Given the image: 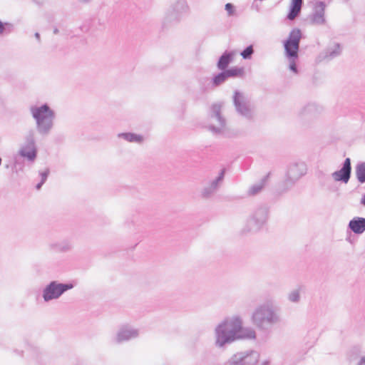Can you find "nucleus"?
<instances>
[{"label": "nucleus", "instance_id": "41", "mask_svg": "<svg viewBox=\"0 0 365 365\" xmlns=\"http://www.w3.org/2000/svg\"><path fill=\"white\" fill-rule=\"evenodd\" d=\"M269 361L266 360V361H264L261 365H269Z\"/></svg>", "mask_w": 365, "mask_h": 365}, {"label": "nucleus", "instance_id": "29", "mask_svg": "<svg viewBox=\"0 0 365 365\" xmlns=\"http://www.w3.org/2000/svg\"><path fill=\"white\" fill-rule=\"evenodd\" d=\"M288 300L293 303H298L300 301L301 295L299 289L291 291L287 296Z\"/></svg>", "mask_w": 365, "mask_h": 365}, {"label": "nucleus", "instance_id": "4", "mask_svg": "<svg viewBox=\"0 0 365 365\" xmlns=\"http://www.w3.org/2000/svg\"><path fill=\"white\" fill-rule=\"evenodd\" d=\"M302 31L299 29H293L288 38L284 41V54L289 61V68L294 73H298L296 61L299 58V50Z\"/></svg>", "mask_w": 365, "mask_h": 365}, {"label": "nucleus", "instance_id": "23", "mask_svg": "<svg viewBox=\"0 0 365 365\" xmlns=\"http://www.w3.org/2000/svg\"><path fill=\"white\" fill-rule=\"evenodd\" d=\"M225 71L228 78L242 77L245 73L244 68L237 67V66H234L230 68H227Z\"/></svg>", "mask_w": 365, "mask_h": 365}, {"label": "nucleus", "instance_id": "22", "mask_svg": "<svg viewBox=\"0 0 365 365\" xmlns=\"http://www.w3.org/2000/svg\"><path fill=\"white\" fill-rule=\"evenodd\" d=\"M227 79L228 77L225 71H222L221 72L218 73L217 74L215 75L212 77L211 80V83L212 87L215 88L224 83Z\"/></svg>", "mask_w": 365, "mask_h": 365}, {"label": "nucleus", "instance_id": "6", "mask_svg": "<svg viewBox=\"0 0 365 365\" xmlns=\"http://www.w3.org/2000/svg\"><path fill=\"white\" fill-rule=\"evenodd\" d=\"M268 217V207L264 205L257 207L248 218L242 232L244 233L259 232L267 222Z\"/></svg>", "mask_w": 365, "mask_h": 365}, {"label": "nucleus", "instance_id": "19", "mask_svg": "<svg viewBox=\"0 0 365 365\" xmlns=\"http://www.w3.org/2000/svg\"><path fill=\"white\" fill-rule=\"evenodd\" d=\"M303 4L304 0H291L287 19L290 21L296 19L301 13Z\"/></svg>", "mask_w": 365, "mask_h": 365}, {"label": "nucleus", "instance_id": "37", "mask_svg": "<svg viewBox=\"0 0 365 365\" xmlns=\"http://www.w3.org/2000/svg\"><path fill=\"white\" fill-rule=\"evenodd\" d=\"M358 365H365V356L360 359Z\"/></svg>", "mask_w": 365, "mask_h": 365}, {"label": "nucleus", "instance_id": "26", "mask_svg": "<svg viewBox=\"0 0 365 365\" xmlns=\"http://www.w3.org/2000/svg\"><path fill=\"white\" fill-rule=\"evenodd\" d=\"M225 174V169L223 168L221 170L218 176L215 179L212 180L209 185L217 191L218 188L220 187V184L223 181Z\"/></svg>", "mask_w": 365, "mask_h": 365}, {"label": "nucleus", "instance_id": "15", "mask_svg": "<svg viewBox=\"0 0 365 365\" xmlns=\"http://www.w3.org/2000/svg\"><path fill=\"white\" fill-rule=\"evenodd\" d=\"M139 335L138 329L129 327H121L117 332L116 336L113 339L116 344H121L130 339L137 338Z\"/></svg>", "mask_w": 365, "mask_h": 365}, {"label": "nucleus", "instance_id": "38", "mask_svg": "<svg viewBox=\"0 0 365 365\" xmlns=\"http://www.w3.org/2000/svg\"><path fill=\"white\" fill-rule=\"evenodd\" d=\"M78 1L82 4H89L92 1V0H78Z\"/></svg>", "mask_w": 365, "mask_h": 365}, {"label": "nucleus", "instance_id": "25", "mask_svg": "<svg viewBox=\"0 0 365 365\" xmlns=\"http://www.w3.org/2000/svg\"><path fill=\"white\" fill-rule=\"evenodd\" d=\"M356 176L360 183L365 182V162L360 163L356 165Z\"/></svg>", "mask_w": 365, "mask_h": 365}, {"label": "nucleus", "instance_id": "24", "mask_svg": "<svg viewBox=\"0 0 365 365\" xmlns=\"http://www.w3.org/2000/svg\"><path fill=\"white\" fill-rule=\"evenodd\" d=\"M53 247L55 250L61 252H66L71 250L73 245L71 242L64 240L53 245Z\"/></svg>", "mask_w": 365, "mask_h": 365}, {"label": "nucleus", "instance_id": "7", "mask_svg": "<svg viewBox=\"0 0 365 365\" xmlns=\"http://www.w3.org/2000/svg\"><path fill=\"white\" fill-rule=\"evenodd\" d=\"M222 103H217L211 106L209 117L215 123L209 125L208 129L215 135H227V121L222 115Z\"/></svg>", "mask_w": 365, "mask_h": 365}, {"label": "nucleus", "instance_id": "27", "mask_svg": "<svg viewBox=\"0 0 365 365\" xmlns=\"http://www.w3.org/2000/svg\"><path fill=\"white\" fill-rule=\"evenodd\" d=\"M14 30V25L8 22H2L0 20V35L9 34Z\"/></svg>", "mask_w": 365, "mask_h": 365}, {"label": "nucleus", "instance_id": "18", "mask_svg": "<svg viewBox=\"0 0 365 365\" xmlns=\"http://www.w3.org/2000/svg\"><path fill=\"white\" fill-rule=\"evenodd\" d=\"M235 55V51H225L219 58L217 67L220 71H225L229 65L232 62L234 56Z\"/></svg>", "mask_w": 365, "mask_h": 365}, {"label": "nucleus", "instance_id": "3", "mask_svg": "<svg viewBox=\"0 0 365 365\" xmlns=\"http://www.w3.org/2000/svg\"><path fill=\"white\" fill-rule=\"evenodd\" d=\"M30 113L36 121L38 133L41 135H48L54 125V110L48 104L44 103L40 106H31Z\"/></svg>", "mask_w": 365, "mask_h": 365}, {"label": "nucleus", "instance_id": "2", "mask_svg": "<svg viewBox=\"0 0 365 365\" xmlns=\"http://www.w3.org/2000/svg\"><path fill=\"white\" fill-rule=\"evenodd\" d=\"M251 322L259 331L269 332L282 322L280 308L273 300H267L253 310Z\"/></svg>", "mask_w": 365, "mask_h": 365}, {"label": "nucleus", "instance_id": "40", "mask_svg": "<svg viewBox=\"0 0 365 365\" xmlns=\"http://www.w3.org/2000/svg\"><path fill=\"white\" fill-rule=\"evenodd\" d=\"M361 204L365 206V194L361 197Z\"/></svg>", "mask_w": 365, "mask_h": 365}, {"label": "nucleus", "instance_id": "28", "mask_svg": "<svg viewBox=\"0 0 365 365\" xmlns=\"http://www.w3.org/2000/svg\"><path fill=\"white\" fill-rule=\"evenodd\" d=\"M217 192L213 187H212L210 185L205 187L201 192V196L204 199L210 198L215 192Z\"/></svg>", "mask_w": 365, "mask_h": 365}, {"label": "nucleus", "instance_id": "30", "mask_svg": "<svg viewBox=\"0 0 365 365\" xmlns=\"http://www.w3.org/2000/svg\"><path fill=\"white\" fill-rule=\"evenodd\" d=\"M254 48L252 45L247 46L241 53L240 55L243 59H250L254 53Z\"/></svg>", "mask_w": 365, "mask_h": 365}, {"label": "nucleus", "instance_id": "10", "mask_svg": "<svg viewBox=\"0 0 365 365\" xmlns=\"http://www.w3.org/2000/svg\"><path fill=\"white\" fill-rule=\"evenodd\" d=\"M307 165L304 162L291 163L287 171L286 178L284 182V189L287 191L290 189L302 176L307 173Z\"/></svg>", "mask_w": 365, "mask_h": 365}, {"label": "nucleus", "instance_id": "32", "mask_svg": "<svg viewBox=\"0 0 365 365\" xmlns=\"http://www.w3.org/2000/svg\"><path fill=\"white\" fill-rule=\"evenodd\" d=\"M200 89L202 91H205L207 90V87L209 86V79L207 78H201L198 80Z\"/></svg>", "mask_w": 365, "mask_h": 365}, {"label": "nucleus", "instance_id": "21", "mask_svg": "<svg viewBox=\"0 0 365 365\" xmlns=\"http://www.w3.org/2000/svg\"><path fill=\"white\" fill-rule=\"evenodd\" d=\"M118 137L130 143H142L144 140L143 135L133 133H120L118 134Z\"/></svg>", "mask_w": 365, "mask_h": 365}, {"label": "nucleus", "instance_id": "8", "mask_svg": "<svg viewBox=\"0 0 365 365\" xmlns=\"http://www.w3.org/2000/svg\"><path fill=\"white\" fill-rule=\"evenodd\" d=\"M73 283H61L58 281L50 282L42 291V297L45 302H48L53 299H58L66 292L73 289Z\"/></svg>", "mask_w": 365, "mask_h": 365}, {"label": "nucleus", "instance_id": "36", "mask_svg": "<svg viewBox=\"0 0 365 365\" xmlns=\"http://www.w3.org/2000/svg\"><path fill=\"white\" fill-rule=\"evenodd\" d=\"M44 182H42V181L41 180L38 184H36V190H40L42 187V185H43Z\"/></svg>", "mask_w": 365, "mask_h": 365}, {"label": "nucleus", "instance_id": "39", "mask_svg": "<svg viewBox=\"0 0 365 365\" xmlns=\"http://www.w3.org/2000/svg\"><path fill=\"white\" fill-rule=\"evenodd\" d=\"M36 38L38 41V42H40L41 41V38H40V34L38 32H36L35 34H34Z\"/></svg>", "mask_w": 365, "mask_h": 365}, {"label": "nucleus", "instance_id": "1", "mask_svg": "<svg viewBox=\"0 0 365 365\" xmlns=\"http://www.w3.org/2000/svg\"><path fill=\"white\" fill-rule=\"evenodd\" d=\"M214 336L215 346L223 349L240 339H254L256 332L252 328H243L242 319L235 316L220 322L215 329Z\"/></svg>", "mask_w": 365, "mask_h": 365}, {"label": "nucleus", "instance_id": "17", "mask_svg": "<svg viewBox=\"0 0 365 365\" xmlns=\"http://www.w3.org/2000/svg\"><path fill=\"white\" fill-rule=\"evenodd\" d=\"M348 228L356 235H361L365 231V218L354 217L349 221Z\"/></svg>", "mask_w": 365, "mask_h": 365}, {"label": "nucleus", "instance_id": "34", "mask_svg": "<svg viewBox=\"0 0 365 365\" xmlns=\"http://www.w3.org/2000/svg\"><path fill=\"white\" fill-rule=\"evenodd\" d=\"M26 351H33L35 350V347H34L32 345L29 344H26Z\"/></svg>", "mask_w": 365, "mask_h": 365}, {"label": "nucleus", "instance_id": "33", "mask_svg": "<svg viewBox=\"0 0 365 365\" xmlns=\"http://www.w3.org/2000/svg\"><path fill=\"white\" fill-rule=\"evenodd\" d=\"M49 169L48 168H46L44 171L43 172H39V175L41 176V180L42 181V182H45L48 178V176L49 175Z\"/></svg>", "mask_w": 365, "mask_h": 365}, {"label": "nucleus", "instance_id": "5", "mask_svg": "<svg viewBox=\"0 0 365 365\" xmlns=\"http://www.w3.org/2000/svg\"><path fill=\"white\" fill-rule=\"evenodd\" d=\"M190 6L187 0H175L166 9L162 25L163 28L178 24L182 17L190 13Z\"/></svg>", "mask_w": 365, "mask_h": 365}, {"label": "nucleus", "instance_id": "31", "mask_svg": "<svg viewBox=\"0 0 365 365\" xmlns=\"http://www.w3.org/2000/svg\"><path fill=\"white\" fill-rule=\"evenodd\" d=\"M225 9L227 11L228 16H232L235 14V6L231 3H227L225 5Z\"/></svg>", "mask_w": 365, "mask_h": 365}, {"label": "nucleus", "instance_id": "13", "mask_svg": "<svg viewBox=\"0 0 365 365\" xmlns=\"http://www.w3.org/2000/svg\"><path fill=\"white\" fill-rule=\"evenodd\" d=\"M327 5L324 1H319L314 4L313 12L309 16L312 24L322 26L327 22L325 18V9Z\"/></svg>", "mask_w": 365, "mask_h": 365}, {"label": "nucleus", "instance_id": "42", "mask_svg": "<svg viewBox=\"0 0 365 365\" xmlns=\"http://www.w3.org/2000/svg\"><path fill=\"white\" fill-rule=\"evenodd\" d=\"M59 32L58 29L57 28H54L53 29V34H58Z\"/></svg>", "mask_w": 365, "mask_h": 365}, {"label": "nucleus", "instance_id": "20", "mask_svg": "<svg viewBox=\"0 0 365 365\" xmlns=\"http://www.w3.org/2000/svg\"><path fill=\"white\" fill-rule=\"evenodd\" d=\"M268 178L269 174L264 176L259 182L252 185L247 190V195L255 196L259 194L265 187Z\"/></svg>", "mask_w": 365, "mask_h": 365}, {"label": "nucleus", "instance_id": "16", "mask_svg": "<svg viewBox=\"0 0 365 365\" xmlns=\"http://www.w3.org/2000/svg\"><path fill=\"white\" fill-rule=\"evenodd\" d=\"M341 53V47L339 43H335L333 47H328L326 50L322 51L319 58L320 61H331L334 58L340 56Z\"/></svg>", "mask_w": 365, "mask_h": 365}, {"label": "nucleus", "instance_id": "12", "mask_svg": "<svg viewBox=\"0 0 365 365\" xmlns=\"http://www.w3.org/2000/svg\"><path fill=\"white\" fill-rule=\"evenodd\" d=\"M259 359V354L256 351L237 352L227 362L226 365H256Z\"/></svg>", "mask_w": 365, "mask_h": 365}, {"label": "nucleus", "instance_id": "35", "mask_svg": "<svg viewBox=\"0 0 365 365\" xmlns=\"http://www.w3.org/2000/svg\"><path fill=\"white\" fill-rule=\"evenodd\" d=\"M312 108H313V106L312 105H308L307 106H306L304 108V111L306 112V111H311L312 110Z\"/></svg>", "mask_w": 365, "mask_h": 365}, {"label": "nucleus", "instance_id": "11", "mask_svg": "<svg viewBox=\"0 0 365 365\" xmlns=\"http://www.w3.org/2000/svg\"><path fill=\"white\" fill-rule=\"evenodd\" d=\"M233 104L237 113L247 120L253 118V110L247 96L239 91H235L233 95Z\"/></svg>", "mask_w": 365, "mask_h": 365}, {"label": "nucleus", "instance_id": "9", "mask_svg": "<svg viewBox=\"0 0 365 365\" xmlns=\"http://www.w3.org/2000/svg\"><path fill=\"white\" fill-rule=\"evenodd\" d=\"M18 153L30 163H34L36 160L38 149L36 144L35 132L33 129H30L26 133L24 136V141L21 145Z\"/></svg>", "mask_w": 365, "mask_h": 365}, {"label": "nucleus", "instance_id": "14", "mask_svg": "<svg viewBox=\"0 0 365 365\" xmlns=\"http://www.w3.org/2000/svg\"><path fill=\"white\" fill-rule=\"evenodd\" d=\"M351 160L347 158L344 160L342 167L331 174V177L336 182L347 183L351 178Z\"/></svg>", "mask_w": 365, "mask_h": 365}]
</instances>
